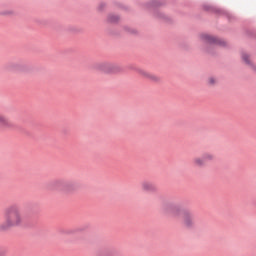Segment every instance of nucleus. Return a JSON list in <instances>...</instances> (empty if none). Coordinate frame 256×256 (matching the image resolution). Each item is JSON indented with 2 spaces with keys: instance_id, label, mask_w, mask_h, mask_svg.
I'll use <instances>...</instances> for the list:
<instances>
[{
  "instance_id": "20e7f679",
  "label": "nucleus",
  "mask_w": 256,
  "mask_h": 256,
  "mask_svg": "<svg viewBox=\"0 0 256 256\" xmlns=\"http://www.w3.org/2000/svg\"><path fill=\"white\" fill-rule=\"evenodd\" d=\"M95 69L97 71H101V73H117L118 68L114 64L107 63V62H101L96 64Z\"/></svg>"
},
{
  "instance_id": "9d476101",
  "label": "nucleus",
  "mask_w": 256,
  "mask_h": 256,
  "mask_svg": "<svg viewBox=\"0 0 256 256\" xmlns=\"http://www.w3.org/2000/svg\"><path fill=\"white\" fill-rule=\"evenodd\" d=\"M202 157L204 159V163H207V161H213L215 159V155L209 152L204 153Z\"/></svg>"
},
{
  "instance_id": "f8f14e48",
  "label": "nucleus",
  "mask_w": 256,
  "mask_h": 256,
  "mask_svg": "<svg viewBox=\"0 0 256 256\" xmlns=\"http://www.w3.org/2000/svg\"><path fill=\"white\" fill-rule=\"evenodd\" d=\"M242 59L245 62L246 65H251V60H249V54H242Z\"/></svg>"
},
{
  "instance_id": "f257e3e1",
  "label": "nucleus",
  "mask_w": 256,
  "mask_h": 256,
  "mask_svg": "<svg viewBox=\"0 0 256 256\" xmlns=\"http://www.w3.org/2000/svg\"><path fill=\"white\" fill-rule=\"evenodd\" d=\"M25 219L17 206H10L4 211V221L0 224V231H9L17 227H23Z\"/></svg>"
},
{
  "instance_id": "39448f33",
  "label": "nucleus",
  "mask_w": 256,
  "mask_h": 256,
  "mask_svg": "<svg viewBox=\"0 0 256 256\" xmlns=\"http://www.w3.org/2000/svg\"><path fill=\"white\" fill-rule=\"evenodd\" d=\"M140 77H143V79H147L148 81H152V83H159L161 81V78L147 70H139L138 71Z\"/></svg>"
},
{
  "instance_id": "ddd939ff",
  "label": "nucleus",
  "mask_w": 256,
  "mask_h": 256,
  "mask_svg": "<svg viewBox=\"0 0 256 256\" xmlns=\"http://www.w3.org/2000/svg\"><path fill=\"white\" fill-rule=\"evenodd\" d=\"M208 83L209 85H215L217 83V78L215 77L208 78Z\"/></svg>"
},
{
  "instance_id": "0eeeda50",
  "label": "nucleus",
  "mask_w": 256,
  "mask_h": 256,
  "mask_svg": "<svg viewBox=\"0 0 256 256\" xmlns=\"http://www.w3.org/2000/svg\"><path fill=\"white\" fill-rule=\"evenodd\" d=\"M192 163L194 167H205L206 164L203 156L194 157Z\"/></svg>"
},
{
  "instance_id": "1a4fd4ad",
  "label": "nucleus",
  "mask_w": 256,
  "mask_h": 256,
  "mask_svg": "<svg viewBox=\"0 0 256 256\" xmlns=\"http://www.w3.org/2000/svg\"><path fill=\"white\" fill-rule=\"evenodd\" d=\"M143 191H154L155 186L151 182H143L141 184Z\"/></svg>"
},
{
  "instance_id": "423d86ee",
  "label": "nucleus",
  "mask_w": 256,
  "mask_h": 256,
  "mask_svg": "<svg viewBox=\"0 0 256 256\" xmlns=\"http://www.w3.org/2000/svg\"><path fill=\"white\" fill-rule=\"evenodd\" d=\"M13 123L9 121V118L5 114L0 113V129H11Z\"/></svg>"
},
{
  "instance_id": "4468645a",
  "label": "nucleus",
  "mask_w": 256,
  "mask_h": 256,
  "mask_svg": "<svg viewBox=\"0 0 256 256\" xmlns=\"http://www.w3.org/2000/svg\"><path fill=\"white\" fill-rule=\"evenodd\" d=\"M110 21H117V19H113L112 17H110Z\"/></svg>"
},
{
  "instance_id": "9b49d317",
  "label": "nucleus",
  "mask_w": 256,
  "mask_h": 256,
  "mask_svg": "<svg viewBox=\"0 0 256 256\" xmlns=\"http://www.w3.org/2000/svg\"><path fill=\"white\" fill-rule=\"evenodd\" d=\"M20 69H21V64L19 63H12L9 65L10 71H20Z\"/></svg>"
},
{
  "instance_id": "7ed1b4c3",
  "label": "nucleus",
  "mask_w": 256,
  "mask_h": 256,
  "mask_svg": "<svg viewBox=\"0 0 256 256\" xmlns=\"http://www.w3.org/2000/svg\"><path fill=\"white\" fill-rule=\"evenodd\" d=\"M200 41L206 45V47H209L211 45H225L224 41L219 40L217 37H214L209 34H201L200 35Z\"/></svg>"
},
{
  "instance_id": "6e6552de",
  "label": "nucleus",
  "mask_w": 256,
  "mask_h": 256,
  "mask_svg": "<svg viewBox=\"0 0 256 256\" xmlns=\"http://www.w3.org/2000/svg\"><path fill=\"white\" fill-rule=\"evenodd\" d=\"M54 186L56 187V189H60V190H67V187H69V185L67 183H65V181L63 180H56L54 182Z\"/></svg>"
},
{
  "instance_id": "f03ea898",
  "label": "nucleus",
  "mask_w": 256,
  "mask_h": 256,
  "mask_svg": "<svg viewBox=\"0 0 256 256\" xmlns=\"http://www.w3.org/2000/svg\"><path fill=\"white\" fill-rule=\"evenodd\" d=\"M173 217H181L184 227H193L195 221L193 219V213L191 211H184L183 214H179L181 208L175 204H170Z\"/></svg>"
},
{
  "instance_id": "2eb2a0df",
  "label": "nucleus",
  "mask_w": 256,
  "mask_h": 256,
  "mask_svg": "<svg viewBox=\"0 0 256 256\" xmlns=\"http://www.w3.org/2000/svg\"><path fill=\"white\" fill-rule=\"evenodd\" d=\"M0 256H5V253H3V252H0Z\"/></svg>"
}]
</instances>
